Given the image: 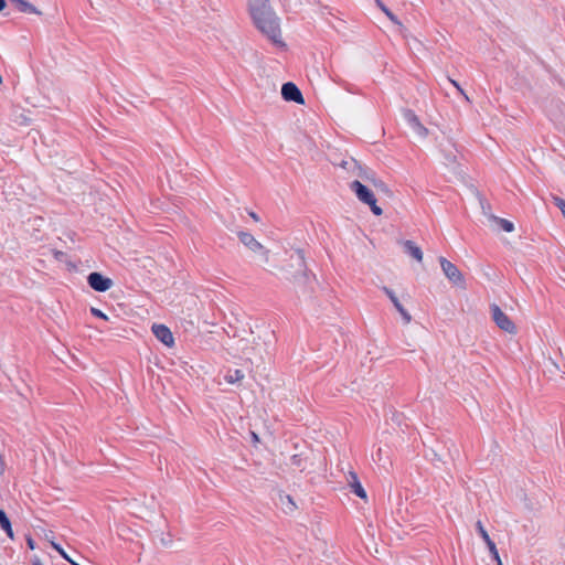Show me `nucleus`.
Instances as JSON below:
<instances>
[{"label":"nucleus","instance_id":"obj_1","mask_svg":"<svg viewBox=\"0 0 565 565\" xmlns=\"http://www.w3.org/2000/svg\"><path fill=\"white\" fill-rule=\"evenodd\" d=\"M284 271L285 278L292 282L297 289L305 288L312 279L307 270L305 255L300 249H296L289 255V265Z\"/></svg>","mask_w":565,"mask_h":565},{"label":"nucleus","instance_id":"obj_2","mask_svg":"<svg viewBox=\"0 0 565 565\" xmlns=\"http://www.w3.org/2000/svg\"><path fill=\"white\" fill-rule=\"evenodd\" d=\"M269 338L270 334L268 332H266L264 337L252 333L248 338H244L238 341L237 350L249 362L263 360L264 355L268 352L270 344Z\"/></svg>","mask_w":565,"mask_h":565},{"label":"nucleus","instance_id":"obj_3","mask_svg":"<svg viewBox=\"0 0 565 565\" xmlns=\"http://www.w3.org/2000/svg\"><path fill=\"white\" fill-rule=\"evenodd\" d=\"M255 26L274 44L284 45L281 40L280 20L273 9L252 17Z\"/></svg>","mask_w":565,"mask_h":565},{"label":"nucleus","instance_id":"obj_4","mask_svg":"<svg viewBox=\"0 0 565 565\" xmlns=\"http://www.w3.org/2000/svg\"><path fill=\"white\" fill-rule=\"evenodd\" d=\"M371 185H366L364 183H361L359 180H353L349 188L350 190L355 194L358 200L370 206L371 211L380 216L383 214V210L377 205L375 195L373 191L370 189Z\"/></svg>","mask_w":565,"mask_h":565},{"label":"nucleus","instance_id":"obj_5","mask_svg":"<svg viewBox=\"0 0 565 565\" xmlns=\"http://www.w3.org/2000/svg\"><path fill=\"white\" fill-rule=\"evenodd\" d=\"M238 238L246 248L258 257L262 264H268L270 254L269 249L259 243L250 233L239 232Z\"/></svg>","mask_w":565,"mask_h":565},{"label":"nucleus","instance_id":"obj_6","mask_svg":"<svg viewBox=\"0 0 565 565\" xmlns=\"http://www.w3.org/2000/svg\"><path fill=\"white\" fill-rule=\"evenodd\" d=\"M353 177L356 178L355 180L361 181V183L371 185L377 191L388 192L387 185L381 179H379L376 174L367 167L360 164V169H356Z\"/></svg>","mask_w":565,"mask_h":565},{"label":"nucleus","instance_id":"obj_7","mask_svg":"<svg viewBox=\"0 0 565 565\" xmlns=\"http://www.w3.org/2000/svg\"><path fill=\"white\" fill-rule=\"evenodd\" d=\"M439 263L444 275L449 279V281L456 286L465 288V278L458 267L445 257H440Z\"/></svg>","mask_w":565,"mask_h":565},{"label":"nucleus","instance_id":"obj_8","mask_svg":"<svg viewBox=\"0 0 565 565\" xmlns=\"http://www.w3.org/2000/svg\"><path fill=\"white\" fill-rule=\"evenodd\" d=\"M492 320L503 331L514 334L516 332L513 321L501 310V308L493 303L490 307Z\"/></svg>","mask_w":565,"mask_h":565},{"label":"nucleus","instance_id":"obj_9","mask_svg":"<svg viewBox=\"0 0 565 565\" xmlns=\"http://www.w3.org/2000/svg\"><path fill=\"white\" fill-rule=\"evenodd\" d=\"M403 118L418 138L425 139L428 136V129L420 122L416 114L411 109H404Z\"/></svg>","mask_w":565,"mask_h":565},{"label":"nucleus","instance_id":"obj_10","mask_svg":"<svg viewBox=\"0 0 565 565\" xmlns=\"http://www.w3.org/2000/svg\"><path fill=\"white\" fill-rule=\"evenodd\" d=\"M88 285L96 291H107L113 286L110 278L104 277L99 273H90L87 277Z\"/></svg>","mask_w":565,"mask_h":565},{"label":"nucleus","instance_id":"obj_11","mask_svg":"<svg viewBox=\"0 0 565 565\" xmlns=\"http://www.w3.org/2000/svg\"><path fill=\"white\" fill-rule=\"evenodd\" d=\"M281 95L285 100L303 104V97L300 89L294 83H285L281 87Z\"/></svg>","mask_w":565,"mask_h":565},{"label":"nucleus","instance_id":"obj_12","mask_svg":"<svg viewBox=\"0 0 565 565\" xmlns=\"http://www.w3.org/2000/svg\"><path fill=\"white\" fill-rule=\"evenodd\" d=\"M383 291L385 292V295L390 298V300L392 301L393 306L395 307V309L398 311V313L401 315L402 319H403V322L404 324H408L411 323L412 321V316L411 313L404 308V306L402 305V302L399 301V299L397 298V296L395 295V292L387 288V287H383Z\"/></svg>","mask_w":565,"mask_h":565},{"label":"nucleus","instance_id":"obj_13","mask_svg":"<svg viewBox=\"0 0 565 565\" xmlns=\"http://www.w3.org/2000/svg\"><path fill=\"white\" fill-rule=\"evenodd\" d=\"M156 338L161 341L167 347H172L174 344V338L172 332L164 324L154 323L151 328Z\"/></svg>","mask_w":565,"mask_h":565},{"label":"nucleus","instance_id":"obj_14","mask_svg":"<svg viewBox=\"0 0 565 565\" xmlns=\"http://www.w3.org/2000/svg\"><path fill=\"white\" fill-rule=\"evenodd\" d=\"M376 6L386 14V17L398 26V31L401 33V35L405 39V40H409V34L406 30V28L403 25V23L397 19V17L381 1V0H376Z\"/></svg>","mask_w":565,"mask_h":565},{"label":"nucleus","instance_id":"obj_15","mask_svg":"<svg viewBox=\"0 0 565 565\" xmlns=\"http://www.w3.org/2000/svg\"><path fill=\"white\" fill-rule=\"evenodd\" d=\"M476 526H477V530H478L480 536L482 537V540L487 544V546H488L491 555L493 556L494 561H499V552L497 550V546H495L494 542L490 539V536H489L488 532L486 531V529L483 527L482 522L478 521Z\"/></svg>","mask_w":565,"mask_h":565},{"label":"nucleus","instance_id":"obj_16","mask_svg":"<svg viewBox=\"0 0 565 565\" xmlns=\"http://www.w3.org/2000/svg\"><path fill=\"white\" fill-rule=\"evenodd\" d=\"M9 3L18 11L29 14H41L32 3L26 0H9Z\"/></svg>","mask_w":565,"mask_h":565},{"label":"nucleus","instance_id":"obj_17","mask_svg":"<svg viewBox=\"0 0 565 565\" xmlns=\"http://www.w3.org/2000/svg\"><path fill=\"white\" fill-rule=\"evenodd\" d=\"M271 9L269 0H248V10L250 17L263 13Z\"/></svg>","mask_w":565,"mask_h":565},{"label":"nucleus","instance_id":"obj_18","mask_svg":"<svg viewBox=\"0 0 565 565\" xmlns=\"http://www.w3.org/2000/svg\"><path fill=\"white\" fill-rule=\"evenodd\" d=\"M348 483L352 488L353 492L361 499L366 498V492L360 483L358 476L354 472H349L348 475Z\"/></svg>","mask_w":565,"mask_h":565},{"label":"nucleus","instance_id":"obj_19","mask_svg":"<svg viewBox=\"0 0 565 565\" xmlns=\"http://www.w3.org/2000/svg\"><path fill=\"white\" fill-rule=\"evenodd\" d=\"M403 247L407 254H409L417 262L423 260V250L413 241L403 242Z\"/></svg>","mask_w":565,"mask_h":565},{"label":"nucleus","instance_id":"obj_20","mask_svg":"<svg viewBox=\"0 0 565 565\" xmlns=\"http://www.w3.org/2000/svg\"><path fill=\"white\" fill-rule=\"evenodd\" d=\"M245 374L241 370H228L224 379L228 384H236L244 380Z\"/></svg>","mask_w":565,"mask_h":565},{"label":"nucleus","instance_id":"obj_21","mask_svg":"<svg viewBox=\"0 0 565 565\" xmlns=\"http://www.w3.org/2000/svg\"><path fill=\"white\" fill-rule=\"evenodd\" d=\"M0 526L10 539H13V531L11 527L10 520L3 510H0Z\"/></svg>","mask_w":565,"mask_h":565},{"label":"nucleus","instance_id":"obj_22","mask_svg":"<svg viewBox=\"0 0 565 565\" xmlns=\"http://www.w3.org/2000/svg\"><path fill=\"white\" fill-rule=\"evenodd\" d=\"M490 220L494 222L497 225H499L504 232H512L514 230V225L512 222L501 218L494 215L490 216Z\"/></svg>","mask_w":565,"mask_h":565},{"label":"nucleus","instance_id":"obj_23","mask_svg":"<svg viewBox=\"0 0 565 565\" xmlns=\"http://www.w3.org/2000/svg\"><path fill=\"white\" fill-rule=\"evenodd\" d=\"M341 167L348 171V173L353 177V174L355 173L356 169H360V163L353 159V158H350L348 160H343L342 163H341Z\"/></svg>","mask_w":565,"mask_h":565},{"label":"nucleus","instance_id":"obj_24","mask_svg":"<svg viewBox=\"0 0 565 565\" xmlns=\"http://www.w3.org/2000/svg\"><path fill=\"white\" fill-rule=\"evenodd\" d=\"M281 501H282L284 509L287 512H292L296 509V504L292 501L290 495L281 497Z\"/></svg>","mask_w":565,"mask_h":565},{"label":"nucleus","instance_id":"obj_25","mask_svg":"<svg viewBox=\"0 0 565 565\" xmlns=\"http://www.w3.org/2000/svg\"><path fill=\"white\" fill-rule=\"evenodd\" d=\"M553 201H554L555 205L561 210V212L565 218V201L558 196H553Z\"/></svg>","mask_w":565,"mask_h":565},{"label":"nucleus","instance_id":"obj_26","mask_svg":"<svg viewBox=\"0 0 565 565\" xmlns=\"http://www.w3.org/2000/svg\"><path fill=\"white\" fill-rule=\"evenodd\" d=\"M51 545H52V547H53L55 551H57V552L60 553V555H61L64 559L70 561V556L65 553V551L61 547V545H58L57 543H55V542H53V541L51 542Z\"/></svg>","mask_w":565,"mask_h":565},{"label":"nucleus","instance_id":"obj_27","mask_svg":"<svg viewBox=\"0 0 565 565\" xmlns=\"http://www.w3.org/2000/svg\"><path fill=\"white\" fill-rule=\"evenodd\" d=\"M90 312H92V315H94L97 318L108 320V317L102 310H99L97 308H92Z\"/></svg>","mask_w":565,"mask_h":565},{"label":"nucleus","instance_id":"obj_28","mask_svg":"<svg viewBox=\"0 0 565 565\" xmlns=\"http://www.w3.org/2000/svg\"><path fill=\"white\" fill-rule=\"evenodd\" d=\"M449 81L460 92V94L465 97V99L467 102H470L469 96L463 92V89L460 87V85L454 79H449Z\"/></svg>","mask_w":565,"mask_h":565},{"label":"nucleus","instance_id":"obj_29","mask_svg":"<svg viewBox=\"0 0 565 565\" xmlns=\"http://www.w3.org/2000/svg\"><path fill=\"white\" fill-rule=\"evenodd\" d=\"M551 369H548L550 373H555L558 370V365L553 361L550 360Z\"/></svg>","mask_w":565,"mask_h":565},{"label":"nucleus","instance_id":"obj_30","mask_svg":"<svg viewBox=\"0 0 565 565\" xmlns=\"http://www.w3.org/2000/svg\"><path fill=\"white\" fill-rule=\"evenodd\" d=\"M446 161H447V164H451L456 161V156L454 154H447L446 156Z\"/></svg>","mask_w":565,"mask_h":565},{"label":"nucleus","instance_id":"obj_31","mask_svg":"<svg viewBox=\"0 0 565 565\" xmlns=\"http://www.w3.org/2000/svg\"><path fill=\"white\" fill-rule=\"evenodd\" d=\"M250 436H252V439H253L254 443H258L259 441V438H258L256 433L252 431Z\"/></svg>","mask_w":565,"mask_h":565},{"label":"nucleus","instance_id":"obj_32","mask_svg":"<svg viewBox=\"0 0 565 565\" xmlns=\"http://www.w3.org/2000/svg\"><path fill=\"white\" fill-rule=\"evenodd\" d=\"M6 0H0V12L6 8Z\"/></svg>","mask_w":565,"mask_h":565},{"label":"nucleus","instance_id":"obj_33","mask_svg":"<svg viewBox=\"0 0 565 565\" xmlns=\"http://www.w3.org/2000/svg\"><path fill=\"white\" fill-rule=\"evenodd\" d=\"M292 463L299 466V459L298 456L292 457Z\"/></svg>","mask_w":565,"mask_h":565},{"label":"nucleus","instance_id":"obj_34","mask_svg":"<svg viewBox=\"0 0 565 565\" xmlns=\"http://www.w3.org/2000/svg\"><path fill=\"white\" fill-rule=\"evenodd\" d=\"M250 216H252L255 221H258V216H257L254 212H252V213H250Z\"/></svg>","mask_w":565,"mask_h":565},{"label":"nucleus","instance_id":"obj_35","mask_svg":"<svg viewBox=\"0 0 565 565\" xmlns=\"http://www.w3.org/2000/svg\"><path fill=\"white\" fill-rule=\"evenodd\" d=\"M381 449L377 450V460H381Z\"/></svg>","mask_w":565,"mask_h":565},{"label":"nucleus","instance_id":"obj_36","mask_svg":"<svg viewBox=\"0 0 565 565\" xmlns=\"http://www.w3.org/2000/svg\"><path fill=\"white\" fill-rule=\"evenodd\" d=\"M381 449L377 450V460H381Z\"/></svg>","mask_w":565,"mask_h":565},{"label":"nucleus","instance_id":"obj_37","mask_svg":"<svg viewBox=\"0 0 565 565\" xmlns=\"http://www.w3.org/2000/svg\"><path fill=\"white\" fill-rule=\"evenodd\" d=\"M28 544H29V546H30L31 548H34V546H33V542H32L31 540H29Z\"/></svg>","mask_w":565,"mask_h":565},{"label":"nucleus","instance_id":"obj_38","mask_svg":"<svg viewBox=\"0 0 565 565\" xmlns=\"http://www.w3.org/2000/svg\"><path fill=\"white\" fill-rule=\"evenodd\" d=\"M413 40H414V45L420 44L419 41H417V39L413 38Z\"/></svg>","mask_w":565,"mask_h":565},{"label":"nucleus","instance_id":"obj_39","mask_svg":"<svg viewBox=\"0 0 565 565\" xmlns=\"http://www.w3.org/2000/svg\"><path fill=\"white\" fill-rule=\"evenodd\" d=\"M413 40H414V45L420 44L419 41H417V39L413 38Z\"/></svg>","mask_w":565,"mask_h":565},{"label":"nucleus","instance_id":"obj_40","mask_svg":"<svg viewBox=\"0 0 565 565\" xmlns=\"http://www.w3.org/2000/svg\"><path fill=\"white\" fill-rule=\"evenodd\" d=\"M72 565H81V564H77L76 562H74L73 559L70 558L68 561Z\"/></svg>","mask_w":565,"mask_h":565},{"label":"nucleus","instance_id":"obj_41","mask_svg":"<svg viewBox=\"0 0 565 565\" xmlns=\"http://www.w3.org/2000/svg\"><path fill=\"white\" fill-rule=\"evenodd\" d=\"M495 562L498 565H503L500 557H499V561H495Z\"/></svg>","mask_w":565,"mask_h":565}]
</instances>
